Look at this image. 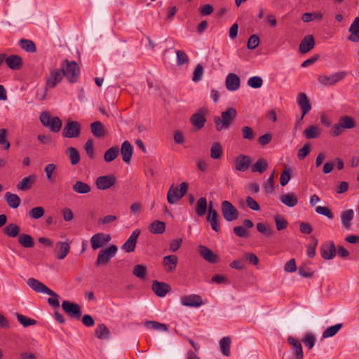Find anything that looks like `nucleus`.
<instances>
[{"mask_svg": "<svg viewBox=\"0 0 359 359\" xmlns=\"http://www.w3.org/2000/svg\"><path fill=\"white\" fill-rule=\"evenodd\" d=\"M237 116L238 113L236 108H227L226 111L221 113L220 116L214 117L215 130L217 132H220L222 130H228Z\"/></svg>", "mask_w": 359, "mask_h": 359, "instance_id": "obj_1", "label": "nucleus"}, {"mask_svg": "<svg viewBox=\"0 0 359 359\" xmlns=\"http://www.w3.org/2000/svg\"><path fill=\"white\" fill-rule=\"evenodd\" d=\"M118 248L116 245H110L109 246L102 249L99 251L95 266H100L102 265H107L111 258L116 254Z\"/></svg>", "mask_w": 359, "mask_h": 359, "instance_id": "obj_2", "label": "nucleus"}, {"mask_svg": "<svg viewBox=\"0 0 359 359\" xmlns=\"http://www.w3.org/2000/svg\"><path fill=\"white\" fill-rule=\"evenodd\" d=\"M210 111L207 107H200L197 111L191 115L189 121L196 130L203 128L207 121L206 116L209 115Z\"/></svg>", "mask_w": 359, "mask_h": 359, "instance_id": "obj_3", "label": "nucleus"}, {"mask_svg": "<svg viewBox=\"0 0 359 359\" xmlns=\"http://www.w3.org/2000/svg\"><path fill=\"white\" fill-rule=\"evenodd\" d=\"M64 66V72H65V76H70L69 77V81L70 83H75L78 81L79 76L80 74V68L75 61L69 62L68 60H65L62 62V67Z\"/></svg>", "mask_w": 359, "mask_h": 359, "instance_id": "obj_4", "label": "nucleus"}, {"mask_svg": "<svg viewBox=\"0 0 359 359\" xmlns=\"http://www.w3.org/2000/svg\"><path fill=\"white\" fill-rule=\"evenodd\" d=\"M221 210L224 219L232 222L239 217V212L229 201H224L221 204Z\"/></svg>", "mask_w": 359, "mask_h": 359, "instance_id": "obj_5", "label": "nucleus"}, {"mask_svg": "<svg viewBox=\"0 0 359 359\" xmlns=\"http://www.w3.org/2000/svg\"><path fill=\"white\" fill-rule=\"evenodd\" d=\"M347 76V72L345 71L338 72L337 73L332 74L330 76L326 75H320L318 78V80L320 83L323 86H333L337 83L342 81Z\"/></svg>", "mask_w": 359, "mask_h": 359, "instance_id": "obj_6", "label": "nucleus"}, {"mask_svg": "<svg viewBox=\"0 0 359 359\" xmlns=\"http://www.w3.org/2000/svg\"><path fill=\"white\" fill-rule=\"evenodd\" d=\"M81 126L76 121H70L65 126L62 135L67 138H76L81 134Z\"/></svg>", "mask_w": 359, "mask_h": 359, "instance_id": "obj_7", "label": "nucleus"}, {"mask_svg": "<svg viewBox=\"0 0 359 359\" xmlns=\"http://www.w3.org/2000/svg\"><path fill=\"white\" fill-rule=\"evenodd\" d=\"M62 309L72 318L79 320L82 316L81 306L76 303L64 300L62 303Z\"/></svg>", "mask_w": 359, "mask_h": 359, "instance_id": "obj_8", "label": "nucleus"}, {"mask_svg": "<svg viewBox=\"0 0 359 359\" xmlns=\"http://www.w3.org/2000/svg\"><path fill=\"white\" fill-rule=\"evenodd\" d=\"M321 257L326 260L332 259L337 253V249L333 241L325 242L320 248Z\"/></svg>", "mask_w": 359, "mask_h": 359, "instance_id": "obj_9", "label": "nucleus"}, {"mask_svg": "<svg viewBox=\"0 0 359 359\" xmlns=\"http://www.w3.org/2000/svg\"><path fill=\"white\" fill-rule=\"evenodd\" d=\"M65 76L64 67L60 69L51 70L50 77L46 79V86L50 88H55L57 83L61 82Z\"/></svg>", "mask_w": 359, "mask_h": 359, "instance_id": "obj_10", "label": "nucleus"}, {"mask_svg": "<svg viewBox=\"0 0 359 359\" xmlns=\"http://www.w3.org/2000/svg\"><path fill=\"white\" fill-rule=\"evenodd\" d=\"M110 241L111 236L109 234L97 233L91 237V247L94 250H95L102 247L104 245L107 244Z\"/></svg>", "mask_w": 359, "mask_h": 359, "instance_id": "obj_11", "label": "nucleus"}, {"mask_svg": "<svg viewBox=\"0 0 359 359\" xmlns=\"http://www.w3.org/2000/svg\"><path fill=\"white\" fill-rule=\"evenodd\" d=\"M116 178L114 175L100 176L96 180V186L100 190H105L113 187Z\"/></svg>", "mask_w": 359, "mask_h": 359, "instance_id": "obj_12", "label": "nucleus"}, {"mask_svg": "<svg viewBox=\"0 0 359 359\" xmlns=\"http://www.w3.org/2000/svg\"><path fill=\"white\" fill-rule=\"evenodd\" d=\"M141 233L140 229H137L133 231L128 239L122 245L121 248L126 252H134L136 247L137 238Z\"/></svg>", "mask_w": 359, "mask_h": 359, "instance_id": "obj_13", "label": "nucleus"}, {"mask_svg": "<svg viewBox=\"0 0 359 359\" xmlns=\"http://www.w3.org/2000/svg\"><path fill=\"white\" fill-rule=\"evenodd\" d=\"M297 104L302 110L301 120H302L306 114L311 109V104L309 100L304 93H299L297 95Z\"/></svg>", "mask_w": 359, "mask_h": 359, "instance_id": "obj_14", "label": "nucleus"}, {"mask_svg": "<svg viewBox=\"0 0 359 359\" xmlns=\"http://www.w3.org/2000/svg\"><path fill=\"white\" fill-rule=\"evenodd\" d=\"M198 251L205 260L211 264L217 263L219 259V257L206 246L199 245Z\"/></svg>", "mask_w": 359, "mask_h": 359, "instance_id": "obj_15", "label": "nucleus"}, {"mask_svg": "<svg viewBox=\"0 0 359 359\" xmlns=\"http://www.w3.org/2000/svg\"><path fill=\"white\" fill-rule=\"evenodd\" d=\"M182 304L190 307H198L203 304V299L198 294H190L181 298Z\"/></svg>", "mask_w": 359, "mask_h": 359, "instance_id": "obj_16", "label": "nucleus"}, {"mask_svg": "<svg viewBox=\"0 0 359 359\" xmlns=\"http://www.w3.org/2000/svg\"><path fill=\"white\" fill-rule=\"evenodd\" d=\"M151 287L154 292L160 297H165L171 290V287L169 284L158 280L153 282Z\"/></svg>", "mask_w": 359, "mask_h": 359, "instance_id": "obj_17", "label": "nucleus"}, {"mask_svg": "<svg viewBox=\"0 0 359 359\" xmlns=\"http://www.w3.org/2000/svg\"><path fill=\"white\" fill-rule=\"evenodd\" d=\"M251 160L249 156L238 155L235 160V169L238 171H246L250 165Z\"/></svg>", "mask_w": 359, "mask_h": 359, "instance_id": "obj_18", "label": "nucleus"}, {"mask_svg": "<svg viewBox=\"0 0 359 359\" xmlns=\"http://www.w3.org/2000/svg\"><path fill=\"white\" fill-rule=\"evenodd\" d=\"M70 250V245L67 242L60 241L55 244L54 253L58 259H63L66 257Z\"/></svg>", "mask_w": 359, "mask_h": 359, "instance_id": "obj_19", "label": "nucleus"}, {"mask_svg": "<svg viewBox=\"0 0 359 359\" xmlns=\"http://www.w3.org/2000/svg\"><path fill=\"white\" fill-rule=\"evenodd\" d=\"M241 79L239 76L234 73H229L226 77L225 86L227 90L235 91L240 87Z\"/></svg>", "mask_w": 359, "mask_h": 359, "instance_id": "obj_20", "label": "nucleus"}, {"mask_svg": "<svg viewBox=\"0 0 359 359\" xmlns=\"http://www.w3.org/2000/svg\"><path fill=\"white\" fill-rule=\"evenodd\" d=\"M315 41L313 35H306L300 42L299 50L302 54L306 53L313 48Z\"/></svg>", "mask_w": 359, "mask_h": 359, "instance_id": "obj_21", "label": "nucleus"}, {"mask_svg": "<svg viewBox=\"0 0 359 359\" xmlns=\"http://www.w3.org/2000/svg\"><path fill=\"white\" fill-rule=\"evenodd\" d=\"M4 61L6 65L12 70H19L22 67V59L18 55L6 56Z\"/></svg>", "mask_w": 359, "mask_h": 359, "instance_id": "obj_22", "label": "nucleus"}, {"mask_svg": "<svg viewBox=\"0 0 359 359\" xmlns=\"http://www.w3.org/2000/svg\"><path fill=\"white\" fill-rule=\"evenodd\" d=\"M27 283L36 292L45 294L48 292H51V290L50 288L34 278H29Z\"/></svg>", "mask_w": 359, "mask_h": 359, "instance_id": "obj_23", "label": "nucleus"}, {"mask_svg": "<svg viewBox=\"0 0 359 359\" xmlns=\"http://www.w3.org/2000/svg\"><path fill=\"white\" fill-rule=\"evenodd\" d=\"M120 151L122 155L123 161L126 163H129L133 153L132 144L127 140L124 141L121 144Z\"/></svg>", "mask_w": 359, "mask_h": 359, "instance_id": "obj_24", "label": "nucleus"}, {"mask_svg": "<svg viewBox=\"0 0 359 359\" xmlns=\"http://www.w3.org/2000/svg\"><path fill=\"white\" fill-rule=\"evenodd\" d=\"M35 175H29L22 178L17 184V189L22 191H27L30 189L36 181Z\"/></svg>", "mask_w": 359, "mask_h": 359, "instance_id": "obj_25", "label": "nucleus"}, {"mask_svg": "<svg viewBox=\"0 0 359 359\" xmlns=\"http://www.w3.org/2000/svg\"><path fill=\"white\" fill-rule=\"evenodd\" d=\"M178 262V257L177 255H171L165 256L163 258V264L165 267L167 273L172 272L175 270Z\"/></svg>", "mask_w": 359, "mask_h": 359, "instance_id": "obj_26", "label": "nucleus"}, {"mask_svg": "<svg viewBox=\"0 0 359 359\" xmlns=\"http://www.w3.org/2000/svg\"><path fill=\"white\" fill-rule=\"evenodd\" d=\"M288 343L292 346V351L295 356V359L303 358V350L302 344L296 339L292 337H289L287 339Z\"/></svg>", "mask_w": 359, "mask_h": 359, "instance_id": "obj_27", "label": "nucleus"}, {"mask_svg": "<svg viewBox=\"0 0 359 359\" xmlns=\"http://www.w3.org/2000/svg\"><path fill=\"white\" fill-rule=\"evenodd\" d=\"M90 130L93 135L97 138H102L106 135L104 125L98 121L90 124Z\"/></svg>", "mask_w": 359, "mask_h": 359, "instance_id": "obj_28", "label": "nucleus"}, {"mask_svg": "<svg viewBox=\"0 0 359 359\" xmlns=\"http://www.w3.org/2000/svg\"><path fill=\"white\" fill-rule=\"evenodd\" d=\"M354 212L352 209H348L344 212H341V221L342 223L343 226L348 229L351 227V221L353 219Z\"/></svg>", "mask_w": 359, "mask_h": 359, "instance_id": "obj_29", "label": "nucleus"}, {"mask_svg": "<svg viewBox=\"0 0 359 359\" xmlns=\"http://www.w3.org/2000/svg\"><path fill=\"white\" fill-rule=\"evenodd\" d=\"M280 201L288 207H294L298 203V199L294 193H287L280 196Z\"/></svg>", "mask_w": 359, "mask_h": 359, "instance_id": "obj_30", "label": "nucleus"}, {"mask_svg": "<svg viewBox=\"0 0 359 359\" xmlns=\"http://www.w3.org/2000/svg\"><path fill=\"white\" fill-rule=\"evenodd\" d=\"M4 198L9 207L13 209L18 208L21 203L20 198L18 195L11 192H6Z\"/></svg>", "mask_w": 359, "mask_h": 359, "instance_id": "obj_31", "label": "nucleus"}, {"mask_svg": "<svg viewBox=\"0 0 359 359\" xmlns=\"http://www.w3.org/2000/svg\"><path fill=\"white\" fill-rule=\"evenodd\" d=\"M96 337L101 340L108 339L110 337V332L104 324H98L95 330Z\"/></svg>", "mask_w": 359, "mask_h": 359, "instance_id": "obj_32", "label": "nucleus"}, {"mask_svg": "<svg viewBox=\"0 0 359 359\" xmlns=\"http://www.w3.org/2000/svg\"><path fill=\"white\" fill-rule=\"evenodd\" d=\"M18 241L22 247L26 248H32L34 246V238L29 234H20L18 238Z\"/></svg>", "mask_w": 359, "mask_h": 359, "instance_id": "obj_33", "label": "nucleus"}, {"mask_svg": "<svg viewBox=\"0 0 359 359\" xmlns=\"http://www.w3.org/2000/svg\"><path fill=\"white\" fill-rule=\"evenodd\" d=\"M3 231L6 236L15 238L20 235V228L15 223H10L4 228Z\"/></svg>", "mask_w": 359, "mask_h": 359, "instance_id": "obj_34", "label": "nucleus"}, {"mask_svg": "<svg viewBox=\"0 0 359 359\" xmlns=\"http://www.w3.org/2000/svg\"><path fill=\"white\" fill-rule=\"evenodd\" d=\"M148 229L154 234H161L165 230V223L159 220H155L149 226Z\"/></svg>", "mask_w": 359, "mask_h": 359, "instance_id": "obj_35", "label": "nucleus"}, {"mask_svg": "<svg viewBox=\"0 0 359 359\" xmlns=\"http://www.w3.org/2000/svg\"><path fill=\"white\" fill-rule=\"evenodd\" d=\"M208 203L207 199L205 197H201L196 202L195 211L198 216H203L207 210Z\"/></svg>", "mask_w": 359, "mask_h": 359, "instance_id": "obj_36", "label": "nucleus"}, {"mask_svg": "<svg viewBox=\"0 0 359 359\" xmlns=\"http://www.w3.org/2000/svg\"><path fill=\"white\" fill-rule=\"evenodd\" d=\"M72 189L81 194H86L90 191L91 188L90 185L81 181H76L72 186Z\"/></svg>", "mask_w": 359, "mask_h": 359, "instance_id": "obj_37", "label": "nucleus"}, {"mask_svg": "<svg viewBox=\"0 0 359 359\" xmlns=\"http://www.w3.org/2000/svg\"><path fill=\"white\" fill-rule=\"evenodd\" d=\"M179 195L180 192L178 191V188L172 185L167 194L168 202L172 205L176 203L180 199L182 198H179Z\"/></svg>", "mask_w": 359, "mask_h": 359, "instance_id": "obj_38", "label": "nucleus"}, {"mask_svg": "<svg viewBox=\"0 0 359 359\" xmlns=\"http://www.w3.org/2000/svg\"><path fill=\"white\" fill-rule=\"evenodd\" d=\"M339 123L343 129H351L356 126L355 120L348 116H341L339 119Z\"/></svg>", "mask_w": 359, "mask_h": 359, "instance_id": "obj_39", "label": "nucleus"}, {"mask_svg": "<svg viewBox=\"0 0 359 359\" xmlns=\"http://www.w3.org/2000/svg\"><path fill=\"white\" fill-rule=\"evenodd\" d=\"M268 168V163L264 158H259L252 166V172H264Z\"/></svg>", "mask_w": 359, "mask_h": 359, "instance_id": "obj_40", "label": "nucleus"}, {"mask_svg": "<svg viewBox=\"0 0 359 359\" xmlns=\"http://www.w3.org/2000/svg\"><path fill=\"white\" fill-rule=\"evenodd\" d=\"M119 148L116 146L108 149L104 154V160L107 163L114 161L118 156Z\"/></svg>", "mask_w": 359, "mask_h": 359, "instance_id": "obj_41", "label": "nucleus"}, {"mask_svg": "<svg viewBox=\"0 0 359 359\" xmlns=\"http://www.w3.org/2000/svg\"><path fill=\"white\" fill-rule=\"evenodd\" d=\"M19 45L24 50L28 53H35L36 51V47L34 41L29 39H20L19 41Z\"/></svg>", "mask_w": 359, "mask_h": 359, "instance_id": "obj_42", "label": "nucleus"}, {"mask_svg": "<svg viewBox=\"0 0 359 359\" xmlns=\"http://www.w3.org/2000/svg\"><path fill=\"white\" fill-rule=\"evenodd\" d=\"M304 135L308 139H316L320 136V130L316 126H310L304 130Z\"/></svg>", "mask_w": 359, "mask_h": 359, "instance_id": "obj_43", "label": "nucleus"}, {"mask_svg": "<svg viewBox=\"0 0 359 359\" xmlns=\"http://www.w3.org/2000/svg\"><path fill=\"white\" fill-rule=\"evenodd\" d=\"M231 342V340L229 337H224L219 341L221 351H222V354L224 355L225 356L230 355Z\"/></svg>", "mask_w": 359, "mask_h": 359, "instance_id": "obj_44", "label": "nucleus"}, {"mask_svg": "<svg viewBox=\"0 0 359 359\" xmlns=\"http://www.w3.org/2000/svg\"><path fill=\"white\" fill-rule=\"evenodd\" d=\"M66 154H68L72 165H76L79 162L80 154L76 148L72 147H68L66 150Z\"/></svg>", "mask_w": 359, "mask_h": 359, "instance_id": "obj_45", "label": "nucleus"}, {"mask_svg": "<svg viewBox=\"0 0 359 359\" xmlns=\"http://www.w3.org/2000/svg\"><path fill=\"white\" fill-rule=\"evenodd\" d=\"M147 273V267L142 264L135 265L133 270V274L140 280L146 278Z\"/></svg>", "mask_w": 359, "mask_h": 359, "instance_id": "obj_46", "label": "nucleus"}, {"mask_svg": "<svg viewBox=\"0 0 359 359\" xmlns=\"http://www.w3.org/2000/svg\"><path fill=\"white\" fill-rule=\"evenodd\" d=\"M348 31L351 34L347 38L348 40L355 43L359 42V24H351Z\"/></svg>", "mask_w": 359, "mask_h": 359, "instance_id": "obj_47", "label": "nucleus"}, {"mask_svg": "<svg viewBox=\"0 0 359 359\" xmlns=\"http://www.w3.org/2000/svg\"><path fill=\"white\" fill-rule=\"evenodd\" d=\"M18 321L25 327L34 325L36 324V320L32 318H29L24 315L19 313H15Z\"/></svg>", "mask_w": 359, "mask_h": 359, "instance_id": "obj_48", "label": "nucleus"}, {"mask_svg": "<svg viewBox=\"0 0 359 359\" xmlns=\"http://www.w3.org/2000/svg\"><path fill=\"white\" fill-rule=\"evenodd\" d=\"M46 294L50 296V297H49L47 300V302L50 306H51L53 309H57L60 306V296L52 290L51 292H48Z\"/></svg>", "mask_w": 359, "mask_h": 359, "instance_id": "obj_49", "label": "nucleus"}, {"mask_svg": "<svg viewBox=\"0 0 359 359\" xmlns=\"http://www.w3.org/2000/svg\"><path fill=\"white\" fill-rule=\"evenodd\" d=\"M62 125V123L60 118L57 116H54L46 128H48L53 133H57L60 130Z\"/></svg>", "mask_w": 359, "mask_h": 359, "instance_id": "obj_50", "label": "nucleus"}, {"mask_svg": "<svg viewBox=\"0 0 359 359\" xmlns=\"http://www.w3.org/2000/svg\"><path fill=\"white\" fill-rule=\"evenodd\" d=\"M222 154V148L219 142H214L210 149V156L213 159H218Z\"/></svg>", "mask_w": 359, "mask_h": 359, "instance_id": "obj_51", "label": "nucleus"}, {"mask_svg": "<svg viewBox=\"0 0 359 359\" xmlns=\"http://www.w3.org/2000/svg\"><path fill=\"white\" fill-rule=\"evenodd\" d=\"M341 327H342L341 323H338L335 325L329 327L323 333V337L327 338V337H331L334 336L339 331V330Z\"/></svg>", "mask_w": 359, "mask_h": 359, "instance_id": "obj_52", "label": "nucleus"}, {"mask_svg": "<svg viewBox=\"0 0 359 359\" xmlns=\"http://www.w3.org/2000/svg\"><path fill=\"white\" fill-rule=\"evenodd\" d=\"M256 228L259 233L266 236V237H271L274 233L271 228L262 222L257 223L256 224Z\"/></svg>", "mask_w": 359, "mask_h": 359, "instance_id": "obj_53", "label": "nucleus"}, {"mask_svg": "<svg viewBox=\"0 0 359 359\" xmlns=\"http://www.w3.org/2000/svg\"><path fill=\"white\" fill-rule=\"evenodd\" d=\"M176 55L177 65L178 66H182L184 65H187L189 63V59L184 51L178 50L176 51Z\"/></svg>", "mask_w": 359, "mask_h": 359, "instance_id": "obj_54", "label": "nucleus"}, {"mask_svg": "<svg viewBox=\"0 0 359 359\" xmlns=\"http://www.w3.org/2000/svg\"><path fill=\"white\" fill-rule=\"evenodd\" d=\"M44 209L43 207L38 206L32 208L29 212V216L33 219H38L42 217L44 215Z\"/></svg>", "mask_w": 359, "mask_h": 359, "instance_id": "obj_55", "label": "nucleus"}, {"mask_svg": "<svg viewBox=\"0 0 359 359\" xmlns=\"http://www.w3.org/2000/svg\"><path fill=\"white\" fill-rule=\"evenodd\" d=\"M55 169L56 165L53 163L47 164L44 168L46 178L50 182H53L55 181V177L53 176V173Z\"/></svg>", "mask_w": 359, "mask_h": 359, "instance_id": "obj_56", "label": "nucleus"}, {"mask_svg": "<svg viewBox=\"0 0 359 359\" xmlns=\"http://www.w3.org/2000/svg\"><path fill=\"white\" fill-rule=\"evenodd\" d=\"M145 326L148 328L162 330L165 332L168 330V328L165 324H163L156 321H147L145 323Z\"/></svg>", "mask_w": 359, "mask_h": 359, "instance_id": "obj_57", "label": "nucleus"}, {"mask_svg": "<svg viewBox=\"0 0 359 359\" xmlns=\"http://www.w3.org/2000/svg\"><path fill=\"white\" fill-rule=\"evenodd\" d=\"M265 192L266 194H271L274 190V171L271 173L269 177L264 185Z\"/></svg>", "mask_w": 359, "mask_h": 359, "instance_id": "obj_58", "label": "nucleus"}, {"mask_svg": "<svg viewBox=\"0 0 359 359\" xmlns=\"http://www.w3.org/2000/svg\"><path fill=\"white\" fill-rule=\"evenodd\" d=\"M263 84V79L260 76H252L248 80V85L253 88H259Z\"/></svg>", "mask_w": 359, "mask_h": 359, "instance_id": "obj_59", "label": "nucleus"}, {"mask_svg": "<svg viewBox=\"0 0 359 359\" xmlns=\"http://www.w3.org/2000/svg\"><path fill=\"white\" fill-rule=\"evenodd\" d=\"M274 221L278 231H281L285 229L288 224L287 221L279 215L274 217Z\"/></svg>", "mask_w": 359, "mask_h": 359, "instance_id": "obj_60", "label": "nucleus"}, {"mask_svg": "<svg viewBox=\"0 0 359 359\" xmlns=\"http://www.w3.org/2000/svg\"><path fill=\"white\" fill-rule=\"evenodd\" d=\"M291 169L286 168L282 172L280 178V184L282 187L285 186L291 179Z\"/></svg>", "mask_w": 359, "mask_h": 359, "instance_id": "obj_61", "label": "nucleus"}, {"mask_svg": "<svg viewBox=\"0 0 359 359\" xmlns=\"http://www.w3.org/2000/svg\"><path fill=\"white\" fill-rule=\"evenodd\" d=\"M203 74V67L201 64H198L194 71L192 80L194 82H198L201 80Z\"/></svg>", "mask_w": 359, "mask_h": 359, "instance_id": "obj_62", "label": "nucleus"}, {"mask_svg": "<svg viewBox=\"0 0 359 359\" xmlns=\"http://www.w3.org/2000/svg\"><path fill=\"white\" fill-rule=\"evenodd\" d=\"M316 212L319 215L327 217L328 219H332L334 218V214L327 207L318 206L316 208Z\"/></svg>", "mask_w": 359, "mask_h": 359, "instance_id": "obj_63", "label": "nucleus"}, {"mask_svg": "<svg viewBox=\"0 0 359 359\" xmlns=\"http://www.w3.org/2000/svg\"><path fill=\"white\" fill-rule=\"evenodd\" d=\"M259 38L257 34H252L248 39L247 47L250 50L256 48L259 44Z\"/></svg>", "mask_w": 359, "mask_h": 359, "instance_id": "obj_64", "label": "nucleus"}]
</instances>
